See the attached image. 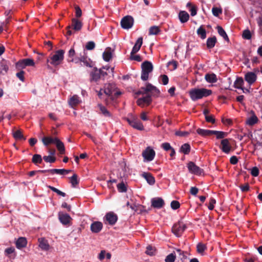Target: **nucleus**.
Instances as JSON below:
<instances>
[{"mask_svg":"<svg viewBox=\"0 0 262 262\" xmlns=\"http://www.w3.org/2000/svg\"><path fill=\"white\" fill-rule=\"evenodd\" d=\"M142 177L146 179L147 183L150 185H153L155 183V178L150 173L143 172L142 173Z\"/></svg>","mask_w":262,"mask_h":262,"instance_id":"393cba45","label":"nucleus"},{"mask_svg":"<svg viewBox=\"0 0 262 262\" xmlns=\"http://www.w3.org/2000/svg\"><path fill=\"white\" fill-rule=\"evenodd\" d=\"M129 59L131 60H136L139 62H140L142 60L141 56L139 55H135V54H132V52L130 53Z\"/></svg>","mask_w":262,"mask_h":262,"instance_id":"6e6d98bb","label":"nucleus"},{"mask_svg":"<svg viewBox=\"0 0 262 262\" xmlns=\"http://www.w3.org/2000/svg\"><path fill=\"white\" fill-rule=\"evenodd\" d=\"M151 206L155 208L160 209L165 204L164 200L161 198H155L151 199Z\"/></svg>","mask_w":262,"mask_h":262,"instance_id":"2eb2a0df","label":"nucleus"},{"mask_svg":"<svg viewBox=\"0 0 262 262\" xmlns=\"http://www.w3.org/2000/svg\"><path fill=\"white\" fill-rule=\"evenodd\" d=\"M69 104L72 107L75 106L80 103L79 98L78 96L74 95L72 97L69 101Z\"/></svg>","mask_w":262,"mask_h":262,"instance_id":"e433bc0d","label":"nucleus"},{"mask_svg":"<svg viewBox=\"0 0 262 262\" xmlns=\"http://www.w3.org/2000/svg\"><path fill=\"white\" fill-rule=\"evenodd\" d=\"M32 161L34 164L37 165L42 163V159L40 155L35 154L33 156Z\"/></svg>","mask_w":262,"mask_h":262,"instance_id":"37998d69","label":"nucleus"},{"mask_svg":"<svg viewBox=\"0 0 262 262\" xmlns=\"http://www.w3.org/2000/svg\"><path fill=\"white\" fill-rule=\"evenodd\" d=\"M13 137L17 140H26V138L23 134V133L20 130H17L13 133Z\"/></svg>","mask_w":262,"mask_h":262,"instance_id":"72a5a7b5","label":"nucleus"},{"mask_svg":"<svg viewBox=\"0 0 262 262\" xmlns=\"http://www.w3.org/2000/svg\"><path fill=\"white\" fill-rule=\"evenodd\" d=\"M257 78L256 75L252 72H248L245 75V80L250 84L255 82Z\"/></svg>","mask_w":262,"mask_h":262,"instance_id":"f3484780","label":"nucleus"},{"mask_svg":"<svg viewBox=\"0 0 262 262\" xmlns=\"http://www.w3.org/2000/svg\"><path fill=\"white\" fill-rule=\"evenodd\" d=\"M43 159L46 162L50 163H53L55 162L56 158L54 157L48 156H44L43 157Z\"/></svg>","mask_w":262,"mask_h":262,"instance_id":"603ef678","label":"nucleus"},{"mask_svg":"<svg viewBox=\"0 0 262 262\" xmlns=\"http://www.w3.org/2000/svg\"><path fill=\"white\" fill-rule=\"evenodd\" d=\"M141 79L143 81H146L148 79L149 74L153 70V66L151 62L145 61L141 64Z\"/></svg>","mask_w":262,"mask_h":262,"instance_id":"7ed1b4c3","label":"nucleus"},{"mask_svg":"<svg viewBox=\"0 0 262 262\" xmlns=\"http://www.w3.org/2000/svg\"><path fill=\"white\" fill-rule=\"evenodd\" d=\"M50 173L51 174H65V169H51Z\"/></svg>","mask_w":262,"mask_h":262,"instance_id":"09e8293b","label":"nucleus"},{"mask_svg":"<svg viewBox=\"0 0 262 262\" xmlns=\"http://www.w3.org/2000/svg\"><path fill=\"white\" fill-rule=\"evenodd\" d=\"M56 147L60 154H64L65 153V147L64 144L59 139L55 143Z\"/></svg>","mask_w":262,"mask_h":262,"instance_id":"473e14b6","label":"nucleus"},{"mask_svg":"<svg viewBox=\"0 0 262 262\" xmlns=\"http://www.w3.org/2000/svg\"><path fill=\"white\" fill-rule=\"evenodd\" d=\"M24 74H25V72L24 71H21L20 72L16 73V76L21 81H24V80H25Z\"/></svg>","mask_w":262,"mask_h":262,"instance_id":"338daca9","label":"nucleus"},{"mask_svg":"<svg viewBox=\"0 0 262 262\" xmlns=\"http://www.w3.org/2000/svg\"><path fill=\"white\" fill-rule=\"evenodd\" d=\"M95 47V43L93 41H90L87 42L85 48L88 50H93Z\"/></svg>","mask_w":262,"mask_h":262,"instance_id":"4d7b16f0","label":"nucleus"},{"mask_svg":"<svg viewBox=\"0 0 262 262\" xmlns=\"http://www.w3.org/2000/svg\"><path fill=\"white\" fill-rule=\"evenodd\" d=\"M170 206L172 209L176 210L180 208V204L177 201H172L171 202Z\"/></svg>","mask_w":262,"mask_h":262,"instance_id":"13d9d810","label":"nucleus"},{"mask_svg":"<svg viewBox=\"0 0 262 262\" xmlns=\"http://www.w3.org/2000/svg\"><path fill=\"white\" fill-rule=\"evenodd\" d=\"M212 12L214 16L217 17L222 13V9L214 7L212 9Z\"/></svg>","mask_w":262,"mask_h":262,"instance_id":"de8ad7c7","label":"nucleus"},{"mask_svg":"<svg viewBox=\"0 0 262 262\" xmlns=\"http://www.w3.org/2000/svg\"><path fill=\"white\" fill-rule=\"evenodd\" d=\"M187 227L186 224L182 221V220L178 221L177 223L174 224L172 227V233L177 237H180L182 235L183 232L185 230Z\"/></svg>","mask_w":262,"mask_h":262,"instance_id":"39448f33","label":"nucleus"},{"mask_svg":"<svg viewBox=\"0 0 262 262\" xmlns=\"http://www.w3.org/2000/svg\"><path fill=\"white\" fill-rule=\"evenodd\" d=\"M205 80L209 83H215L217 81L216 75L214 73H208L205 76Z\"/></svg>","mask_w":262,"mask_h":262,"instance_id":"a878e982","label":"nucleus"},{"mask_svg":"<svg viewBox=\"0 0 262 262\" xmlns=\"http://www.w3.org/2000/svg\"><path fill=\"white\" fill-rule=\"evenodd\" d=\"M212 94V91L205 88L193 89L189 91V95L193 101L206 97Z\"/></svg>","mask_w":262,"mask_h":262,"instance_id":"f03ea898","label":"nucleus"},{"mask_svg":"<svg viewBox=\"0 0 262 262\" xmlns=\"http://www.w3.org/2000/svg\"><path fill=\"white\" fill-rule=\"evenodd\" d=\"M216 203V201L214 198H210L209 200V205L208 206V209L210 210H212L214 209V205Z\"/></svg>","mask_w":262,"mask_h":262,"instance_id":"bf43d9fd","label":"nucleus"},{"mask_svg":"<svg viewBox=\"0 0 262 262\" xmlns=\"http://www.w3.org/2000/svg\"><path fill=\"white\" fill-rule=\"evenodd\" d=\"M197 251L199 253L203 252L206 249V246L202 243H199L197 245Z\"/></svg>","mask_w":262,"mask_h":262,"instance_id":"864d4df0","label":"nucleus"},{"mask_svg":"<svg viewBox=\"0 0 262 262\" xmlns=\"http://www.w3.org/2000/svg\"><path fill=\"white\" fill-rule=\"evenodd\" d=\"M242 37L245 39H251L252 35L249 29L244 30L243 32Z\"/></svg>","mask_w":262,"mask_h":262,"instance_id":"a18cd8bd","label":"nucleus"},{"mask_svg":"<svg viewBox=\"0 0 262 262\" xmlns=\"http://www.w3.org/2000/svg\"><path fill=\"white\" fill-rule=\"evenodd\" d=\"M27 239L25 237H19L15 243L16 248L19 249L25 247L27 246Z\"/></svg>","mask_w":262,"mask_h":262,"instance_id":"4be33fe9","label":"nucleus"},{"mask_svg":"<svg viewBox=\"0 0 262 262\" xmlns=\"http://www.w3.org/2000/svg\"><path fill=\"white\" fill-rule=\"evenodd\" d=\"M125 119L128 123L133 128L139 130L144 129L143 124L137 117L132 116L130 118H127Z\"/></svg>","mask_w":262,"mask_h":262,"instance_id":"423d86ee","label":"nucleus"},{"mask_svg":"<svg viewBox=\"0 0 262 262\" xmlns=\"http://www.w3.org/2000/svg\"><path fill=\"white\" fill-rule=\"evenodd\" d=\"M196 133L203 137L209 136L213 135V130L200 128L197 129Z\"/></svg>","mask_w":262,"mask_h":262,"instance_id":"bb28decb","label":"nucleus"},{"mask_svg":"<svg viewBox=\"0 0 262 262\" xmlns=\"http://www.w3.org/2000/svg\"><path fill=\"white\" fill-rule=\"evenodd\" d=\"M239 188L242 192H247L249 190V184L248 183H247L244 185H240Z\"/></svg>","mask_w":262,"mask_h":262,"instance_id":"052dcab7","label":"nucleus"},{"mask_svg":"<svg viewBox=\"0 0 262 262\" xmlns=\"http://www.w3.org/2000/svg\"><path fill=\"white\" fill-rule=\"evenodd\" d=\"M252 112L253 113V115L251 117H250L246 121L247 124L250 126L254 125L255 124L257 123L258 121L257 117L254 114V112Z\"/></svg>","mask_w":262,"mask_h":262,"instance_id":"ea45409f","label":"nucleus"},{"mask_svg":"<svg viewBox=\"0 0 262 262\" xmlns=\"http://www.w3.org/2000/svg\"><path fill=\"white\" fill-rule=\"evenodd\" d=\"M58 138L56 137H52L51 136H45L42 139V142L45 146H48L51 144H55Z\"/></svg>","mask_w":262,"mask_h":262,"instance_id":"dca6fc26","label":"nucleus"},{"mask_svg":"<svg viewBox=\"0 0 262 262\" xmlns=\"http://www.w3.org/2000/svg\"><path fill=\"white\" fill-rule=\"evenodd\" d=\"M118 220V216L113 212H109L107 213L104 217V222L105 224L108 223L110 225H114L116 224Z\"/></svg>","mask_w":262,"mask_h":262,"instance_id":"f8f14e48","label":"nucleus"},{"mask_svg":"<svg viewBox=\"0 0 262 262\" xmlns=\"http://www.w3.org/2000/svg\"><path fill=\"white\" fill-rule=\"evenodd\" d=\"M179 17L182 23H185L188 20L189 18V15L187 12L185 11H181L179 12Z\"/></svg>","mask_w":262,"mask_h":262,"instance_id":"b1692460","label":"nucleus"},{"mask_svg":"<svg viewBox=\"0 0 262 262\" xmlns=\"http://www.w3.org/2000/svg\"><path fill=\"white\" fill-rule=\"evenodd\" d=\"M196 32L198 35L202 39H204L206 37V31L205 29L203 27V26H201L199 28H198Z\"/></svg>","mask_w":262,"mask_h":262,"instance_id":"79ce46f5","label":"nucleus"},{"mask_svg":"<svg viewBox=\"0 0 262 262\" xmlns=\"http://www.w3.org/2000/svg\"><path fill=\"white\" fill-rule=\"evenodd\" d=\"M120 23L122 28L128 29L132 27L134 24V19L132 16L127 15L122 18Z\"/></svg>","mask_w":262,"mask_h":262,"instance_id":"9d476101","label":"nucleus"},{"mask_svg":"<svg viewBox=\"0 0 262 262\" xmlns=\"http://www.w3.org/2000/svg\"><path fill=\"white\" fill-rule=\"evenodd\" d=\"M162 79V82L163 84L166 85L168 84L169 81L168 77L166 75H162L161 76Z\"/></svg>","mask_w":262,"mask_h":262,"instance_id":"69168bd1","label":"nucleus"},{"mask_svg":"<svg viewBox=\"0 0 262 262\" xmlns=\"http://www.w3.org/2000/svg\"><path fill=\"white\" fill-rule=\"evenodd\" d=\"M113 92V87L112 85L111 84H106L103 90V93L107 96H110L112 95Z\"/></svg>","mask_w":262,"mask_h":262,"instance_id":"4c0bfd02","label":"nucleus"},{"mask_svg":"<svg viewBox=\"0 0 262 262\" xmlns=\"http://www.w3.org/2000/svg\"><path fill=\"white\" fill-rule=\"evenodd\" d=\"M229 139H224L221 140L220 148L223 152L228 154L232 149V146L229 142Z\"/></svg>","mask_w":262,"mask_h":262,"instance_id":"ddd939ff","label":"nucleus"},{"mask_svg":"<svg viewBox=\"0 0 262 262\" xmlns=\"http://www.w3.org/2000/svg\"><path fill=\"white\" fill-rule=\"evenodd\" d=\"M71 28H72L75 31H78L81 30L82 24L81 21L80 20L76 19V18H73L72 19V24L71 26H70Z\"/></svg>","mask_w":262,"mask_h":262,"instance_id":"412c9836","label":"nucleus"},{"mask_svg":"<svg viewBox=\"0 0 262 262\" xmlns=\"http://www.w3.org/2000/svg\"><path fill=\"white\" fill-rule=\"evenodd\" d=\"M251 174L253 177H257L259 174V169L256 167H254L251 169Z\"/></svg>","mask_w":262,"mask_h":262,"instance_id":"680f3d73","label":"nucleus"},{"mask_svg":"<svg viewBox=\"0 0 262 262\" xmlns=\"http://www.w3.org/2000/svg\"><path fill=\"white\" fill-rule=\"evenodd\" d=\"M160 91L154 85L150 83H146L145 86L141 87L139 90L136 93L137 95H146L137 100L138 105L143 107L144 104L149 105L152 102L151 96L158 97L160 94Z\"/></svg>","mask_w":262,"mask_h":262,"instance_id":"f257e3e1","label":"nucleus"},{"mask_svg":"<svg viewBox=\"0 0 262 262\" xmlns=\"http://www.w3.org/2000/svg\"><path fill=\"white\" fill-rule=\"evenodd\" d=\"M9 67L6 60L0 62V74H5L7 73Z\"/></svg>","mask_w":262,"mask_h":262,"instance_id":"7c9ffc66","label":"nucleus"},{"mask_svg":"<svg viewBox=\"0 0 262 262\" xmlns=\"http://www.w3.org/2000/svg\"><path fill=\"white\" fill-rule=\"evenodd\" d=\"M64 51L63 50H59L55 52V54L51 58L50 63L54 66L59 64L63 59Z\"/></svg>","mask_w":262,"mask_h":262,"instance_id":"0eeeda50","label":"nucleus"},{"mask_svg":"<svg viewBox=\"0 0 262 262\" xmlns=\"http://www.w3.org/2000/svg\"><path fill=\"white\" fill-rule=\"evenodd\" d=\"M35 62L34 60L30 58H25L19 60L16 63V66L17 68L24 69L27 66H34Z\"/></svg>","mask_w":262,"mask_h":262,"instance_id":"9b49d317","label":"nucleus"},{"mask_svg":"<svg viewBox=\"0 0 262 262\" xmlns=\"http://www.w3.org/2000/svg\"><path fill=\"white\" fill-rule=\"evenodd\" d=\"M176 252L179 254L180 258L183 262L187 259V256L185 254L184 251H182L181 249H176Z\"/></svg>","mask_w":262,"mask_h":262,"instance_id":"8fccbe9b","label":"nucleus"},{"mask_svg":"<svg viewBox=\"0 0 262 262\" xmlns=\"http://www.w3.org/2000/svg\"><path fill=\"white\" fill-rule=\"evenodd\" d=\"M102 227L101 222H94L91 225V230L93 233H98L102 230Z\"/></svg>","mask_w":262,"mask_h":262,"instance_id":"a211bd4d","label":"nucleus"},{"mask_svg":"<svg viewBox=\"0 0 262 262\" xmlns=\"http://www.w3.org/2000/svg\"><path fill=\"white\" fill-rule=\"evenodd\" d=\"M176 258V255L174 253H171L168 254L165 259V262H174Z\"/></svg>","mask_w":262,"mask_h":262,"instance_id":"49530a36","label":"nucleus"},{"mask_svg":"<svg viewBox=\"0 0 262 262\" xmlns=\"http://www.w3.org/2000/svg\"><path fill=\"white\" fill-rule=\"evenodd\" d=\"M156 155L155 150L150 147L148 146L142 151V156L144 159V161L148 162L154 160Z\"/></svg>","mask_w":262,"mask_h":262,"instance_id":"6e6552de","label":"nucleus"},{"mask_svg":"<svg viewBox=\"0 0 262 262\" xmlns=\"http://www.w3.org/2000/svg\"><path fill=\"white\" fill-rule=\"evenodd\" d=\"M75 15L77 17H80L82 15V11L80 7L78 6L75 7Z\"/></svg>","mask_w":262,"mask_h":262,"instance_id":"0e129e2a","label":"nucleus"},{"mask_svg":"<svg viewBox=\"0 0 262 262\" xmlns=\"http://www.w3.org/2000/svg\"><path fill=\"white\" fill-rule=\"evenodd\" d=\"M69 179L72 186L73 187H76V186L79 183V181L78 180V176L76 174L74 173L71 177L69 178Z\"/></svg>","mask_w":262,"mask_h":262,"instance_id":"a19ab883","label":"nucleus"},{"mask_svg":"<svg viewBox=\"0 0 262 262\" xmlns=\"http://www.w3.org/2000/svg\"><path fill=\"white\" fill-rule=\"evenodd\" d=\"M205 120L207 122L211 123H215V120L213 115H208L205 117Z\"/></svg>","mask_w":262,"mask_h":262,"instance_id":"e2e57ef3","label":"nucleus"},{"mask_svg":"<svg viewBox=\"0 0 262 262\" xmlns=\"http://www.w3.org/2000/svg\"><path fill=\"white\" fill-rule=\"evenodd\" d=\"M107 75V73L101 69H98L95 67L90 73V79L91 81L97 82L100 79H104Z\"/></svg>","mask_w":262,"mask_h":262,"instance_id":"20e7f679","label":"nucleus"},{"mask_svg":"<svg viewBox=\"0 0 262 262\" xmlns=\"http://www.w3.org/2000/svg\"><path fill=\"white\" fill-rule=\"evenodd\" d=\"M227 133L222 131L213 130V135L216 136L217 139H224V138L227 136Z\"/></svg>","mask_w":262,"mask_h":262,"instance_id":"58836bf2","label":"nucleus"},{"mask_svg":"<svg viewBox=\"0 0 262 262\" xmlns=\"http://www.w3.org/2000/svg\"><path fill=\"white\" fill-rule=\"evenodd\" d=\"M190 146L188 143H185L183 144L180 148V152L188 155L190 151Z\"/></svg>","mask_w":262,"mask_h":262,"instance_id":"f704fd0d","label":"nucleus"},{"mask_svg":"<svg viewBox=\"0 0 262 262\" xmlns=\"http://www.w3.org/2000/svg\"><path fill=\"white\" fill-rule=\"evenodd\" d=\"M103 59L105 61H109L112 57V54L111 52V48H107L106 50L103 53Z\"/></svg>","mask_w":262,"mask_h":262,"instance_id":"2f4dec72","label":"nucleus"},{"mask_svg":"<svg viewBox=\"0 0 262 262\" xmlns=\"http://www.w3.org/2000/svg\"><path fill=\"white\" fill-rule=\"evenodd\" d=\"M98 107L100 110V114H102L104 117H110L111 116L110 112L106 109V108L101 104L98 105Z\"/></svg>","mask_w":262,"mask_h":262,"instance_id":"c756f323","label":"nucleus"},{"mask_svg":"<svg viewBox=\"0 0 262 262\" xmlns=\"http://www.w3.org/2000/svg\"><path fill=\"white\" fill-rule=\"evenodd\" d=\"M79 61L80 62H82L84 66L89 67H92V62L91 61L90 58H88L87 56H85V53L84 51L83 52V55L81 53L80 54L79 57Z\"/></svg>","mask_w":262,"mask_h":262,"instance_id":"6ab92c4d","label":"nucleus"},{"mask_svg":"<svg viewBox=\"0 0 262 262\" xmlns=\"http://www.w3.org/2000/svg\"><path fill=\"white\" fill-rule=\"evenodd\" d=\"M217 42V39L215 36H213L212 37H209L207 39L206 41V45L208 49H212L213 48Z\"/></svg>","mask_w":262,"mask_h":262,"instance_id":"c85d7f7f","label":"nucleus"},{"mask_svg":"<svg viewBox=\"0 0 262 262\" xmlns=\"http://www.w3.org/2000/svg\"><path fill=\"white\" fill-rule=\"evenodd\" d=\"M244 83V80L242 77H237L234 83V86L235 88L241 89L243 92H245L244 88L243 85Z\"/></svg>","mask_w":262,"mask_h":262,"instance_id":"cd10ccee","label":"nucleus"},{"mask_svg":"<svg viewBox=\"0 0 262 262\" xmlns=\"http://www.w3.org/2000/svg\"><path fill=\"white\" fill-rule=\"evenodd\" d=\"M161 148H162L164 150L167 151L168 150H170L173 147H172L170 144V143L168 142L163 143L161 145Z\"/></svg>","mask_w":262,"mask_h":262,"instance_id":"5fc2aeb1","label":"nucleus"},{"mask_svg":"<svg viewBox=\"0 0 262 262\" xmlns=\"http://www.w3.org/2000/svg\"><path fill=\"white\" fill-rule=\"evenodd\" d=\"M218 33L221 35L223 38L226 41H229V39L227 34L226 32L224 30V29L220 26H217L216 27Z\"/></svg>","mask_w":262,"mask_h":262,"instance_id":"c9c22d12","label":"nucleus"},{"mask_svg":"<svg viewBox=\"0 0 262 262\" xmlns=\"http://www.w3.org/2000/svg\"><path fill=\"white\" fill-rule=\"evenodd\" d=\"M154 250L151 246H148L147 247L146 251L145 252V253L149 255H152L154 254Z\"/></svg>","mask_w":262,"mask_h":262,"instance_id":"774afa93","label":"nucleus"},{"mask_svg":"<svg viewBox=\"0 0 262 262\" xmlns=\"http://www.w3.org/2000/svg\"><path fill=\"white\" fill-rule=\"evenodd\" d=\"M38 242L39 246L42 250L47 251L49 249L50 246L46 239L43 238H39Z\"/></svg>","mask_w":262,"mask_h":262,"instance_id":"5701e85b","label":"nucleus"},{"mask_svg":"<svg viewBox=\"0 0 262 262\" xmlns=\"http://www.w3.org/2000/svg\"><path fill=\"white\" fill-rule=\"evenodd\" d=\"M160 32V30L158 26H152L149 29V35H157Z\"/></svg>","mask_w":262,"mask_h":262,"instance_id":"c03bdc74","label":"nucleus"},{"mask_svg":"<svg viewBox=\"0 0 262 262\" xmlns=\"http://www.w3.org/2000/svg\"><path fill=\"white\" fill-rule=\"evenodd\" d=\"M117 189L120 192H125L127 191V188L123 182L117 185Z\"/></svg>","mask_w":262,"mask_h":262,"instance_id":"3c124183","label":"nucleus"},{"mask_svg":"<svg viewBox=\"0 0 262 262\" xmlns=\"http://www.w3.org/2000/svg\"><path fill=\"white\" fill-rule=\"evenodd\" d=\"M187 168L190 173L195 175L200 176L204 173L203 169L198 166L193 162H189L187 164Z\"/></svg>","mask_w":262,"mask_h":262,"instance_id":"1a4fd4ad","label":"nucleus"},{"mask_svg":"<svg viewBox=\"0 0 262 262\" xmlns=\"http://www.w3.org/2000/svg\"><path fill=\"white\" fill-rule=\"evenodd\" d=\"M142 43H143V38L142 37H140L138 38V39L136 41L134 46L133 47L132 50L131 51L132 54H135L137 52H138L140 50Z\"/></svg>","mask_w":262,"mask_h":262,"instance_id":"aec40b11","label":"nucleus"},{"mask_svg":"<svg viewBox=\"0 0 262 262\" xmlns=\"http://www.w3.org/2000/svg\"><path fill=\"white\" fill-rule=\"evenodd\" d=\"M58 217L60 222L64 225L69 224L72 220L71 216L68 214L63 213L62 212L58 213Z\"/></svg>","mask_w":262,"mask_h":262,"instance_id":"4468645a","label":"nucleus"}]
</instances>
